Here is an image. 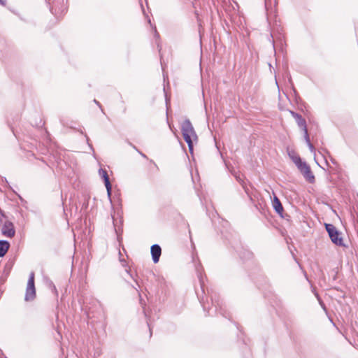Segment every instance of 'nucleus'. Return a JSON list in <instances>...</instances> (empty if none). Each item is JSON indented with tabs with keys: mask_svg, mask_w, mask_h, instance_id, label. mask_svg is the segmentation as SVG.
I'll use <instances>...</instances> for the list:
<instances>
[{
	"mask_svg": "<svg viewBox=\"0 0 358 358\" xmlns=\"http://www.w3.org/2000/svg\"><path fill=\"white\" fill-rule=\"evenodd\" d=\"M181 131L184 140L188 145L189 152L192 153L194 143H197L198 136L189 120H185L181 123Z\"/></svg>",
	"mask_w": 358,
	"mask_h": 358,
	"instance_id": "nucleus-1",
	"label": "nucleus"
},
{
	"mask_svg": "<svg viewBox=\"0 0 358 358\" xmlns=\"http://www.w3.org/2000/svg\"><path fill=\"white\" fill-rule=\"evenodd\" d=\"M36 295L35 274L32 272L30 273L29 278L27 282L24 299L27 301H32L35 299Z\"/></svg>",
	"mask_w": 358,
	"mask_h": 358,
	"instance_id": "nucleus-2",
	"label": "nucleus"
},
{
	"mask_svg": "<svg viewBox=\"0 0 358 358\" xmlns=\"http://www.w3.org/2000/svg\"><path fill=\"white\" fill-rule=\"evenodd\" d=\"M326 229L329 235L331 241L337 245H343V239L336 227L331 224H326Z\"/></svg>",
	"mask_w": 358,
	"mask_h": 358,
	"instance_id": "nucleus-3",
	"label": "nucleus"
},
{
	"mask_svg": "<svg viewBox=\"0 0 358 358\" xmlns=\"http://www.w3.org/2000/svg\"><path fill=\"white\" fill-rule=\"evenodd\" d=\"M2 234L8 238H13L15 234V230L13 224L10 221H5L1 226Z\"/></svg>",
	"mask_w": 358,
	"mask_h": 358,
	"instance_id": "nucleus-4",
	"label": "nucleus"
},
{
	"mask_svg": "<svg viewBox=\"0 0 358 358\" xmlns=\"http://www.w3.org/2000/svg\"><path fill=\"white\" fill-rule=\"evenodd\" d=\"M299 170L308 182H313L315 181L314 175L313 174L310 166L306 163L303 164Z\"/></svg>",
	"mask_w": 358,
	"mask_h": 358,
	"instance_id": "nucleus-5",
	"label": "nucleus"
},
{
	"mask_svg": "<svg viewBox=\"0 0 358 358\" xmlns=\"http://www.w3.org/2000/svg\"><path fill=\"white\" fill-rule=\"evenodd\" d=\"M288 155L299 169L306 164L302 162L300 156L294 150L289 151Z\"/></svg>",
	"mask_w": 358,
	"mask_h": 358,
	"instance_id": "nucleus-6",
	"label": "nucleus"
},
{
	"mask_svg": "<svg viewBox=\"0 0 358 358\" xmlns=\"http://www.w3.org/2000/svg\"><path fill=\"white\" fill-rule=\"evenodd\" d=\"M99 172H100V174H101V176H102V177L103 178L104 184H105V186H106V189H107L108 195L110 196V194H111L112 186H111V184L110 182L109 176L108 175V173L104 169H101Z\"/></svg>",
	"mask_w": 358,
	"mask_h": 358,
	"instance_id": "nucleus-7",
	"label": "nucleus"
},
{
	"mask_svg": "<svg viewBox=\"0 0 358 358\" xmlns=\"http://www.w3.org/2000/svg\"><path fill=\"white\" fill-rule=\"evenodd\" d=\"M162 253L161 248L158 245H153L151 247V254L155 263L159 262Z\"/></svg>",
	"mask_w": 358,
	"mask_h": 358,
	"instance_id": "nucleus-8",
	"label": "nucleus"
},
{
	"mask_svg": "<svg viewBox=\"0 0 358 358\" xmlns=\"http://www.w3.org/2000/svg\"><path fill=\"white\" fill-rule=\"evenodd\" d=\"M273 207L279 214H281L283 211V207L281 204V202L276 196H274L273 199Z\"/></svg>",
	"mask_w": 358,
	"mask_h": 358,
	"instance_id": "nucleus-9",
	"label": "nucleus"
},
{
	"mask_svg": "<svg viewBox=\"0 0 358 358\" xmlns=\"http://www.w3.org/2000/svg\"><path fill=\"white\" fill-rule=\"evenodd\" d=\"M10 248V243L6 241H0V257H3Z\"/></svg>",
	"mask_w": 358,
	"mask_h": 358,
	"instance_id": "nucleus-10",
	"label": "nucleus"
},
{
	"mask_svg": "<svg viewBox=\"0 0 358 358\" xmlns=\"http://www.w3.org/2000/svg\"><path fill=\"white\" fill-rule=\"evenodd\" d=\"M0 5L6 6V0H0Z\"/></svg>",
	"mask_w": 358,
	"mask_h": 358,
	"instance_id": "nucleus-11",
	"label": "nucleus"
},
{
	"mask_svg": "<svg viewBox=\"0 0 358 358\" xmlns=\"http://www.w3.org/2000/svg\"><path fill=\"white\" fill-rule=\"evenodd\" d=\"M150 163H151V164H153V165H154V166H155L157 168V166L156 164H155V163H153V162H151Z\"/></svg>",
	"mask_w": 358,
	"mask_h": 358,
	"instance_id": "nucleus-12",
	"label": "nucleus"
}]
</instances>
